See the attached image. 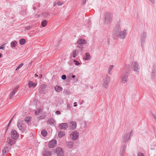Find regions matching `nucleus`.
Returning <instances> with one entry per match:
<instances>
[{
	"label": "nucleus",
	"mask_w": 156,
	"mask_h": 156,
	"mask_svg": "<svg viewBox=\"0 0 156 156\" xmlns=\"http://www.w3.org/2000/svg\"><path fill=\"white\" fill-rule=\"evenodd\" d=\"M130 68V66H128L127 69L124 71L121 77V82L122 83H124L127 82Z\"/></svg>",
	"instance_id": "obj_1"
},
{
	"label": "nucleus",
	"mask_w": 156,
	"mask_h": 156,
	"mask_svg": "<svg viewBox=\"0 0 156 156\" xmlns=\"http://www.w3.org/2000/svg\"><path fill=\"white\" fill-rule=\"evenodd\" d=\"M17 126L19 129L22 131H24L26 129V126L24 121L22 120L19 121L17 122Z\"/></svg>",
	"instance_id": "obj_2"
},
{
	"label": "nucleus",
	"mask_w": 156,
	"mask_h": 156,
	"mask_svg": "<svg viewBox=\"0 0 156 156\" xmlns=\"http://www.w3.org/2000/svg\"><path fill=\"white\" fill-rule=\"evenodd\" d=\"M110 78L108 75L104 76L103 80L102 86L105 88H107L108 86V84L110 81Z\"/></svg>",
	"instance_id": "obj_3"
},
{
	"label": "nucleus",
	"mask_w": 156,
	"mask_h": 156,
	"mask_svg": "<svg viewBox=\"0 0 156 156\" xmlns=\"http://www.w3.org/2000/svg\"><path fill=\"white\" fill-rule=\"evenodd\" d=\"M127 30L124 29L123 31L117 33V37L122 39H124L127 35Z\"/></svg>",
	"instance_id": "obj_4"
},
{
	"label": "nucleus",
	"mask_w": 156,
	"mask_h": 156,
	"mask_svg": "<svg viewBox=\"0 0 156 156\" xmlns=\"http://www.w3.org/2000/svg\"><path fill=\"white\" fill-rule=\"evenodd\" d=\"M112 15L110 13H107L105 16V22L106 23H109L112 19Z\"/></svg>",
	"instance_id": "obj_5"
},
{
	"label": "nucleus",
	"mask_w": 156,
	"mask_h": 156,
	"mask_svg": "<svg viewBox=\"0 0 156 156\" xmlns=\"http://www.w3.org/2000/svg\"><path fill=\"white\" fill-rule=\"evenodd\" d=\"M11 136L12 139L16 140L18 138L19 134L16 130H12L11 131Z\"/></svg>",
	"instance_id": "obj_6"
},
{
	"label": "nucleus",
	"mask_w": 156,
	"mask_h": 156,
	"mask_svg": "<svg viewBox=\"0 0 156 156\" xmlns=\"http://www.w3.org/2000/svg\"><path fill=\"white\" fill-rule=\"evenodd\" d=\"M79 133L76 131H74L70 135V137L73 140H76L78 138Z\"/></svg>",
	"instance_id": "obj_7"
},
{
	"label": "nucleus",
	"mask_w": 156,
	"mask_h": 156,
	"mask_svg": "<svg viewBox=\"0 0 156 156\" xmlns=\"http://www.w3.org/2000/svg\"><path fill=\"white\" fill-rule=\"evenodd\" d=\"M56 152L58 156H63L62 149L61 147H57L56 149Z\"/></svg>",
	"instance_id": "obj_8"
},
{
	"label": "nucleus",
	"mask_w": 156,
	"mask_h": 156,
	"mask_svg": "<svg viewBox=\"0 0 156 156\" xmlns=\"http://www.w3.org/2000/svg\"><path fill=\"white\" fill-rule=\"evenodd\" d=\"M57 141L55 140H53L50 141L48 143V147L49 148H52L56 146Z\"/></svg>",
	"instance_id": "obj_9"
},
{
	"label": "nucleus",
	"mask_w": 156,
	"mask_h": 156,
	"mask_svg": "<svg viewBox=\"0 0 156 156\" xmlns=\"http://www.w3.org/2000/svg\"><path fill=\"white\" fill-rule=\"evenodd\" d=\"M76 122H71L69 123V127L71 130H74L76 128Z\"/></svg>",
	"instance_id": "obj_10"
},
{
	"label": "nucleus",
	"mask_w": 156,
	"mask_h": 156,
	"mask_svg": "<svg viewBox=\"0 0 156 156\" xmlns=\"http://www.w3.org/2000/svg\"><path fill=\"white\" fill-rule=\"evenodd\" d=\"M133 69L134 71H137L139 69V64L136 62L134 61L132 62Z\"/></svg>",
	"instance_id": "obj_11"
},
{
	"label": "nucleus",
	"mask_w": 156,
	"mask_h": 156,
	"mask_svg": "<svg viewBox=\"0 0 156 156\" xmlns=\"http://www.w3.org/2000/svg\"><path fill=\"white\" fill-rule=\"evenodd\" d=\"M19 87V86H16L12 91L10 94L9 98L11 99L13 97L15 93L18 91V89Z\"/></svg>",
	"instance_id": "obj_12"
},
{
	"label": "nucleus",
	"mask_w": 156,
	"mask_h": 156,
	"mask_svg": "<svg viewBox=\"0 0 156 156\" xmlns=\"http://www.w3.org/2000/svg\"><path fill=\"white\" fill-rule=\"evenodd\" d=\"M87 42L86 40L81 39H79L77 42V44L81 46H83L84 44H86Z\"/></svg>",
	"instance_id": "obj_13"
},
{
	"label": "nucleus",
	"mask_w": 156,
	"mask_h": 156,
	"mask_svg": "<svg viewBox=\"0 0 156 156\" xmlns=\"http://www.w3.org/2000/svg\"><path fill=\"white\" fill-rule=\"evenodd\" d=\"M68 127V125L67 123H62L59 125V127L62 129H66Z\"/></svg>",
	"instance_id": "obj_14"
},
{
	"label": "nucleus",
	"mask_w": 156,
	"mask_h": 156,
	"mask_svg": "<svg viewBox=\"0 0 156 156\" xmlns=\"http://www.w3.org/2000/svg\"><path fill=\"white\" fill-rule=\"evenodd\" d=\"M130 137L128 136V134H126L122 138V141L124 143L128 142V140L130 139Z\"/></svg>",
	"instance_id": "obj_15"
},
{
	"label": "nucleus",
	"mask_w": 156,
	"mask_h": 156,
	"mask_svg": "<svg viewBox=\"0 0 156 156\" xmlns=\"http://www.w3.org/2000/svg\"><path fill=\"white\" fill-rule=\"evenodd\" d=\"M46 85L44 84L41 85L39 88L40 91L42 94H44L45 92V89L46 88Z\"/></svg>",
	"instance_id": "obj_16"
},
{
	"label": "nucleus",
	"mask_w": 156,
	"mask_h": 156,
	"mask_svg": "<svg viewBox=\"0 0 156 156\" xmlns=\"http://www.w3.org/2000/svg\"><path fill=\"white\" fill-rule=\"evenodd\" d=\"M91 56L89 53L87 52L83 56V59L84 60H88L90 59Z\"/></svg>",
	"instance_id": "obj_17"
},
{
	"label": "nucleus",
	"mask_w": 156,
	"mask_h": 156,
	"mask_svg": "<svg viewBox=\"0 0 156 156\" xmlns=\"http://www.w3.org/2000/svg\"><path fill=\"white\" fill-rule=\"evenodd\" d=\"M43 156H51V151L45 150L42 152Z\"/></svg>",
	"instance_id": "obj_18"
},
{
	"label": "nucleus",
	"mask_w": 156,
	"mask_h": 156,
	"mask_svg": "<svg viewBox=\"0 0 156 156\" xmlns=\"http://www.w3.org/2000/svg\"><path fill=\"white\" fill-rule=\"evenodd\" d=\"M6 142L8 144L11 146L15 143L16 141L15 140H12L10 138H8L7 139Z\"/></svg>",
	"instance_id": "obj_19"
},
{
	"label": "nucleus",
	"mask_w": 156,
	"mask_h": 156,
	"mask_svg": "<svg viewBox=\"0 0 156 156\" xmlns=\"http://www.w3.org/2000/svg\"><path fill=\"white\" fill-rule=\"evenodd\" d=\"M10 150V148L8 147H5L3 150H2V153L4 155L9 152Z\"/></svg>",
	"instance_id": "obj_20"
},
{
	"label": "nucleus",
	"mask_w": 156,
	"mask_h": 156,
	"mask_svg": "<svg viewBox=\"0 0 156 156\" xmlns=\"http://www.w3.org/2000/svg\"><path fill=\"white\" fill-rule=\"evenodd\" d=\"M62 88L59 86L56 85L55 87V90L57 92L62 91Z\"/></svg>",
	"instance_id": "obj_21"
},
{
	"label": "nucleus",
	"mask_w": 156,
	"mask_h": 156,
	"mask_svg": "<svg viewBox=\"0 0 156 156\" xmlns=\"http://www.w3.org/2000/svg\"><path fill=\"white\" fill-rule=\"evenodd\" d=\"M55 122V121L53 118H50L48 119L47 123L48 124L51 125L53 124Z\"/></svg>",
	"instance_id": "obj_22"
},
{
	"label": "nucleus",
	"mask_w": 156,
	"mask_h": 156,
	"mask_svg": "<svg viewBox=\"0 0 156 156\" xmlns=\"http://www.w3.org/2000/svg\"><path fill=\"white\" fill-rule=\"evenodd\" d=\"M37 83H33L32 81L29 82L28 84V85L29 88H30L32 87H34L37 86Z\"/></svg>",
	"instance_id": "obj_23"
},
{
	"label": "nucleus",
	"mask_w": 156,
	"mask_h": 156,
	"mask_svg": "<svg viewBox=\"0 0 156 156\" xmlns=\"http://www.w3.org/2000/svg\"><path fill=\"white\" fill-rule=\"evenodd\" d=\"M31 117H27L25 118V121H24L25 122H27V123L29 125L30 124V121L31 119Z\"/></svg>",
	"instance_id": "obj_24"
},
{
	"label": "nucleus",
	"mask_w": 156,
	"mask_h": 156,
	"mask_svg": "<svg viewBox=\"0 0 156 156\" xmlns=\"http://www.w3.org/2000/svg\"><path fill=\"white\" fill-rule=\"evenodd\" d=\"M65 134H66L65 132L63 131H60L58 133V137L59 138H61L62 136H65Z\"/></svg>",
	"instance_id": "obj_25"
},
{
	"label": "nucleus",
	"mask_w": 156,
	"mask_h": 156,
	"mask_svg": "<svg viewBox=\"0 0 156 156\" xmlns=\"http://www.w3.org/2000/svg\"><path fill=\"white\" fill-rule=\"evenodd\" d=\"M67 145L69 148H71L73 146V142L72 141H69L68 142Z\"/></svg>",
	"instance_id": "obj_26"
},
{
	"label": "nucleus",
	"mask_w": 156,
	"mask_h": 156,
	"mask_svg": "<svg viewBox=\"0 0 156 156\" xmlns=\"http://www.w3.org/2000/svg\"><path fill=\"white\" fill-rule=\"evenodd\" d=\"M17 42L16 41H12L11 43V46L12 48L16 47L17 46Z\"/></svg>",
	"instance_id": "obj_27"
},
{
	"label": "nucleus",
	"mask_w": 156,
	"mask_h": 156,
	"mask_svg": "<svg viewBox=\"0 0 156 156\" xmlns=\"http://www.w3.org/2000/svg\"><path fill=\"white\" fill-rule=\"evenodd\" d=\"M79 50H75L73 51V58H75L77 55V53L79 51Z\"/></svg>",
	"instance_id": "obj_28"
},
{
	"label": "nucleus",
	"mask_w": 156,
	"mask_h": 156,
	"mask_svg": "<svg viewBox=\"0 0 156 156\" xmlns=\"http://www.w3.org/2000/svg\"><path fill=\"white\" fill-rule=\"evenodd\" d=\"M41 134L43 136L45 137L47 135V132L44 129L41 131Z\"/></svg>",
	"instance_id": "obj_29"
},
{
	"label": "nucleus",
	"mask_w": 156,
	"mask_h": 156,
	"mask_svg": "<svg viewBox=\"0 0 156 156\" xmlns=\"http://www.w3.org/2000/svg\"><path fill=\"white\" fill-rule=\"evenodd\" d=\"M47 21L46 20H44L42 21L41 23L42 26L44 27L46 26L47 24Z\"/></svg>",
	"instance_id": "obj_30"
},
{
	"label": "nucleus",
	"mask_w": 156,
	"mask_h": 156,
	"mask_svg": "<svg viewBox=\"0 0 156 156\" xmlns=\"http://www.w3.org/2000/svg\"><path fill=\"white\" fill-rule=\"evenodd\" d=\"M26 42V40L24 39H21L20 40V43L21 45H24Z\"/></svg>",
	"instance_id": "obj_31"
},
{
	"label": "nucleus",
	"mask_w": 156,
	"mask_h": 156,
	"mask_svg": "<svg viewBox=\"0 0 156 156\" xmlns=\"http://www.w3.org/2000/svg\"><path fill=\"white\" fill-rule=\"evenodd\" d=\"M113 65H111L109 66L108 68V74L109 75L111 74V73H110V71L112 70V69L113 68Z\"/></svg>",
	"instance_id": "obj_32"
},
{
	"label": "nucleus",
	"mask_w": 156,
	"mask_h": 156,
	"mask_svg": "<svg viewBox=\"0 0 156 156\" xmlns=\"http://www.w3.org/2000/svg\"><path fill=\"white\" fill-rule=\"evenodd\" d=\"M23 63H21L16 68V70L17 71L23 65Z\"/></svg>",
	"instance_id": "obj_33"
},
{
	"label": "nucleus",
	"mask_w": 156,
	"mask_h": 156,
	"mask_svg": "<svg viewBox=\"0 0 156 156\" xmlns=\"http://www.w3.org/2000/svg\"><path fill=\"white\" fill-rule=\"evenodd\" d=\"M146 32H143L141 34V37L142 38H144L146 36Z\"/></svg>",
	"instance_id": "obj_34"
},
{
	"label": "nucleus",
	"mask_w": 156,
	"mask_h": 156,
	"mask_svg": "<svg viewBox=\"0 0 156 156\" xmlns=\"http://www.w3.org/2000/svg\"><path fill=\"white\" fill-rule=\"evenodd\" d=\"M49 15V14L48 12H45L43 13V16L45 17H47Z\"/></svg>",
	"instance_id": "obj_35"
},
{
	"label": "nucleus",
	"mask_w": 156,
	"mask_h": 156,
	"mask_svg": "<svg viewBox=\"0 0 156 156\" xmlns=\"http://www.w3.org/2000/svg\"><path fill=\"white\" fill-rule=\"evenodd\" d=\"M63 92L65 94L67 95H68L69 94V91L67 90H64Z\"/></svg>",
	"instance_id": "obj_36"
},
{
	"label": "nucleus",
	"mask_w": 156,
	"mask_h": 156,
	"mask_svg": "<svg viewBox=\"0 0 156 156\" xmlns=\"http://www.w3.org/2000/svg\"><path fill=\"white\" fill-rule=\"evenodd\" d=\"M6 45V44H4L2 45L0 47V49H3L5 47V46Z\"/></svg>",
	"instance_id": "obj_37"
},
{
	"label": "nucleus",
	"mask_w": 156,
	"mask_h": 156,
	"mask_svg": "<svg viewBox=\"0 0 156 156\" xmlns=\"http://www.w3.org/2000/svg\"><path fill=\"white\" fill-rule=\"evenodd\" d=\"M73 61L75 63V65L78 66L79 65V62L76 60H74Z\"/></svg>",
	"instance_id": "obj_38"
},
{
	"label": "nucleus",
	"mask_w": 156,
	"mask_h": 156,
	"mask_svg": "<svg viewBox=\"0 0 156 156\" xmlns=\"http://www.w3.org/2000/svg\"><path fill=\"white\" fill-rule=\"evenodd\" d=\"M126 148V145L125 144H124L122 145V148H121V149L125 151Z\"/></svg>",
	"instance_id": "obj_39"
},
{
	"label": "nucleus",
	"mask_w": 156,
	"mask_h": 156,
	"mask_svg": "<svg viewBox=\"0 0 156 156\" xmlns=\"http://www.w3.org/2000/svg\"><path fill=\"white\" fill-rule=\"evenodd\" d=\"M62 79L63 80H65L66 79V76L65 75H63L61 77Z\"/></svg>",
	"instance_id": "obj_40"
},
{
	"label": "nucleus",
	"mask_w": 156,
	"mask_h": 156,
	"mask_svg": "<svg viewBox=\"0 0 156 156\" xmlns=\"http://www.w3.org/2000/svg\"><path fill=\"white\" fill-rule=\"evenodd\" d=\"M137 156H144V154L141 153H138L137 154Z\"/></svg>",
	"instance_id": "obj_41"
},
{
	"label": "nucleus",
	"mask_w": 156,
	"mask_h": 156,
	"mask_svg": "<svg viewBox=\"0 0 156 156\" xmlns=\"http://www.w3.org/2000/svg\"><path fill=\"white\" fill-rule=\"evenodd\" d=\"M64 3V2H58L57 3V5H62Z\"/></svg>",
	"instance_id": "obj_42"
},
{
	"label": "nucleus",
	"mask_w": 156,
	"mask_h": 156,
	"mask_svg": "<svg viewBox=\"0 0 156 156\" xmlns=\"http://www.w3.org/2000/svg\"><path fill=\"white\" fill-rule=\"evenodd\" d=\"M32 26H27V27H25V30H29L32 27Z\"/></svg>",
	"instance_id": "obj_43"
},
{
	"label": "nucleus",
	"mask_w": 156,
	"mask_h": 156,
	"mask_svg": "<svg viewBox=\"0 0 156 156\" xmlns=\"http://www.w3.org/2000/svg\"><path fill=\"white\" fill-rule=\"evenodd\" d=\"M77 47L78 48H79L80 49V51H82L83 49V47H81L80 46H77Z\"/></svg>",
	"instance_id": "obj_44"
},
{
	"label": "nucleus",
	"mask_w": 156,
	"mask_h": 156,
	"mask_svg": "<svg viewBox=\"0 0 156 156\" xmlns=\"http://www.w3.org/2000/svg\"><path fill=\"white\" fill-rule=\"evenodd\" d=\"M155 72L156 71H154L153 70L152 71V76H154L155 75Z\"/></svg>",
	"instance_id": "obj_45"
},
{
	"label": "nucleus",
	"mask_w": 156,
	"mask_h": 156,
	"mask_svg": "<svg viewBox=\"0 0 156 156\" xmlns=\"http://www.w3.org/2000/svg\"><path fill=\"white\" fill-rule=\"evenodd\" d=\"M153 4L155 3V0H149Z\"/></svg>",
	"instance_id": "obj_46"
},
{
	"label": "nucleus",
	"mask_w": 156,
	"mask_h": 156,
	"mask_svg": "<svg viewBox=\"0 0 156 156\" xmlns=\"http://www.w3.org/2000/svg\"><path fill=\"white\" fill-rule=\"evenodd\" d=\"M56 113L57 115L60 114H61L60 112L59 111H57L56 112Z\"/></svg>",
	"instance_id": "obj_47"
},
{
	"label": "nucleus",
	"mask_w": 156,
	"mask_h": 156,
	"mask_svg": "<svg viewBox=\"0 0 156 156\" xmlns=\"http://www.w3.org/2000/svg\"><path fill=\"white\" fill-rule=\"evenodd\" d=\"M10 124H9V123H8V125H7V127L6 128V130H7V129H8V128L10 126Z\"/></svg>",
	"instance_id": "obj_48"
},
{
	"label": "nucleus",
	"mask_w": 156,
	"mask_h": 156,
	"mask_svg": "<svg viewBox=\"0 0 156 156\" xmlns=\"http://www.w3.org/2000/svg\"><path fill=\"white\" fill-rule=\"evenodd\" d=\"M12 120H13V118H12L10 120V121H9V124H10L11 123Z\"/></svg>",
	"instance_id": "obj_49"
},
{
	"label": "nucleus",
	"mask_w": 156,
	"mask_h": 156,
	"mask_svg": "<svg viewBox=\"0 0 156 156\" xmlns=\"http://www.w3.org/2000/svg\"><path fill=\"white\" fill-rule=\"evenodd\" d=\"M152 115L153 116V117H154V119L155 120H156V117H155V115L153 114H152Z\"/></svg>",
	"instance_id": "obj_50"
},
{
	"label": "nucleus",
	"mask_w": 156,
	"mask_h": 156,
	"mask_svg": "<svg viewBox=\"0 0 156 156\" xmlns=\"http://www.w3.org/2000/svg\"><path fill=\"white\" fill-rule=\"evenodd\" d=\"M82 1L83 4L84 5L86 3V0H82Z\"/></svg>",
	"instance_id": "obj_51"
},
{
	"label": "nucleus",
	"mask_w": 156,
	"mask_h": 156,
	"mask_svg": "<svg viewBox=\"0 0 156 156\" xmlns=\"http://www.w3.org/2000/svg\"><path fill=\"white\" fill-rule=\"evenodd\" d=\"M125 151L121 149V153H124L125 152Z\"/></svg>",
	"instance_id": "obj_52"
},
{
	"label": "nucleus",
	"mask_w": 156,
	"mask_h": 156,
	"mask_svg": "<svg viewBox=\"0 0 156 156\" xmlns=\"http://www.w3.org/2000/svg\"><path fill=\"white\" fill-rule=\"evenodd\" d=\"M42 75L41 74V75H40L39 76V78L40 79H41L42 78Z\"/></svg>",
	"instance_id": "obj_53"
},
{
	"label": "nucleus",
	"mask_w": 156,
	"mask_h": 156,
	"mask_svg": "<svg viewBox=\"0 0 156 156\" xmlns=\"http://www.w3.org/2000/svg\"><path fill=\"white\" fill-rule=\"evenodd\" d=\"M77 106V105L76 104V103L75 102L74 103V106L76 107Z\"/></svg>",
	"instance_id": "obj_54"
},
{
	"label": "nucleus",
	"mask_w": 156,
	"mask_h": 156,
	"mask_svg": "<svg viewBox=\"0 0 156 156\" xmlns=\"http://www.w3.org/2000/svg\"><path fill=\"white\" fill-rule=\"evenodd\" d=\"M132 132H133L132 130L131 131V132H130V133L129 134V135H128L129 136V137H130V136H131V135L132 134Z\"/></svg>",
	"instance_id": "obj_55"
},
{
	"label": "nucleus",
	"mask_w": 156,
	"mask_h": 156,
	"mask_svg": "<svg viewBox=\"0 0 156 156\" xmlns=\"http://www.w3.org/2000/svg\"><path fill=\"white\" fill-rule=\"evenodd\" d=\"M39 113V111H36L35 112V114H38Z\"/></svg>",
	"instance_id": "obj_56"
},
{
	"label": "nucleus",
	"mask_w": 156,
	"mask_h": 156,
	"mask_svg": "<svg viewBox=\"0 0 156 156\" xmlns=\"http://www.w3.org/2000/svg\"><path fill=\"white\" fill-rule=\"evenodd\" d=\"M75 77V76L74 75H72V77L73 78H74Z\"/></svg>",
	"instance_id": "obj_57"
},
{
	"label": "nucleus",
	"mask_w": 156,
	"mask_h": 156,
	"mask_svg": "<svg viewBox=\"0 0 156 156\" xmlns=\"http://www.w3.org/2000/svg\"><path fill=\"white\" fill-rule=\"evenodd\" d=\"M121 156H124V153H121Z\"/></svg>",
	"instance_id": "obj_58"
},
{
	"label": "nucleus",
	"mask_w": 156,
	"mask_h": 156,
	"mask_svg": "<svg viewBox=\"0 0 156 156\" xmlns=\"http://www.w3.org/2000/svg\"><path fill=\"white\" fill-rule=\"evenodd\" d=\"M33 8L34 10H35L36 9V8L35 7H34Z\"/></svg>",
	"instance_id": "obj_59"
},
{
	"label": "nucleus",
	"mask_w": 156,
	"mask_h": 156,
	"mask_svg": "<svg viewBox=\"0 0 156 156\" xmlns=\"http://www.w3.org/2000/svg\"><path fill=\"white\" fill-rule=\"evenodd\" d=\"M35 75L36 77H38V75H37L36 74H35Z\"/></svg>",
	"instance_id": "obj_60"
},
{
	"label": "nucleus",
	"mask_w": 156,
	"mask_h": 156,
	"mask_svg": "<svg viewBox=\"0 0 156 156\" xmlns=\"http://www.w3.org/2000/svg\"><path fill=\"white\" fill-rule=\"evenodd\" d=\"M109 39H108V44H109Z\"/></svg>",
	"instance_id": "obj_61"
},
{
	"label": "nucleus",
	"mask_w": 156,
	"mask_h": 156,
	"mask_svg": "<svg viewBox=\"0 0 156 156\" xmlns=\"http://www.w3.org/2000/svg\"><path fill=\"white\" fill-rule=\"evenodd\" d=\"M23 14H26V12L25 11H24L23 12Z\"/></svg>",
	"instance_id": "obj_62"
},
{
	"label": "nucleus",
	"mask_w": 156,
	"mask_h": 156,
	"mask_svg": "<svg viewBox=\"0 0 156 156\" xmlns=\"http://www.w3.org/2000/svg\"><path fill=\"white\" fill-rule=\"evenodd\" d=\"M15 115V114L14 115H13V116H12V118H13V119L14 118V117Z\"/></svg>",
	"instance_id": "obj_63"
},
{
	"label": "nucleus",
	"mask_w": 156,
	"mask_h": 156,
	"mask_svg": "<svg viewBox=\"0 0 156 156\" xmlns=\"http://www.w3.org/2000/svg\"><path fill=\"white\" fill-rule=\"evenodd\" d=\"M2 54L0 53V57H1L2 56Z\"/></svg>",
	"instance_id": "obj_64"
}]
</instances>
